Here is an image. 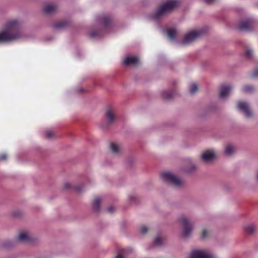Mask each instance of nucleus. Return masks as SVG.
<instances>
[{
  "label": "nucleus",
  "instance_id": "nucleus-1",
  "mask_svg": "<svg viewBox=\"0 0 258 258\" xmlns=\"http://www.w3.org/2000/svg\"><path fill=\"white\" fill-rule=\"evenodd\" d=\"M24 36L19 22L16 20H11L7 23L4 29L0 32V42L18 40L23 38Z\"/></svg>",
  "mask_w": 258,
  "mask_h": 258
},
{
  "label": "nucleus",
  "instance_id": "nucleus-2",
  "mask_svg": "<svg viewBox=\"0 0 258 258\" xmlns=\"http://www.w3.org/2000/svg\"><path fill=\"white\" fill-rule=\"evenodd\" d=\"M179 5L177 0H168L165 3L161 5L154 13L151 17L154 20H158L164 15L169 12Z\"/></svg>",
  "mask_w": 258,
  "mask_h": 258
},
{
  "label": "nucleus",
  "instance_id": "nucleus-3",
  "mask_svg": "<svg viewBox=\"0 0 258 258\" xmlns=\"http://www.w3.org/2000/svg\"><path fill=\"white\" fill-rule=\"evenodd\" d=\"M161 177L164 182L171 184L175 187H181L184 184V181L182 179L171 172L167 171L162 173Z\"/></svg>",
  "mask_w": 258,
  "mask_h": 258
},
{
  "label": "nucleus",
  "instance_id": "nucleus-4",
  "mask_svg": "<svg viewBox=\"0 0 258 258\" xmlns=\"http://www.w3.org/2000/svg\"><path fill=\"white\" fill-rule=\"evenodd\" d=\"M203 33L202 29L192 30L188 31L184 36L181 43L182 45H188L198 39Z\"/></svg>",
  "mask_w": 258,
  "mask_h": 258
},
{
  "label": "nucleus",
  "instance_id": "nucleus-5",
  "mask_svg": "<svg viewBox=\"0 0 258 258\" xmlns=\"http://www.w3.org/2000/svg\"><path fill=\"white\" fill-rule=\"evenodd\" d=\"M179 221L181 223L183 226V234L184 236H188L191 233L193 226L189 222L187 218L184 215L180 217Z\"/></svg>",
  "mask_w": 258,
  "mask_h": 258
},
{
  "label": "nucleus",
  "instance_id": "nucleus-6",
  "mask_svg": "<svg viewBox=\"0 0 258 258\" xmlns=\"http://www.w3.org/2000/svg\"><path fill=\"white\" fill-rule=\"evenodd\" d=\"M189 258H215V256L207 250L195 249L191 252Z\"/></svg>",
  "mask_w": 258,
  "mask_h": 258
},
{
  "label": "nucleus",
  "instance_id": "nucleus-7",
  "mask_svg": "<svg viewBox=\"0 0 258 258\" xmlns=\"http://www.w3.org/2000/svg\"><path fill=\"white\" fill-rule=\"evenodd\" d=\"M238 108L242 112L246 117L252 116V113L250 110L249 104L245 101H239L237 103Z\"/></svg>",
  "mask_w": 258,
  "mask_h": 258
},
{
  "label": "nucleus",
  "instance_id": "nucleus-8",
  "mask_svg": "<svg viewBox=\"0 0 258 258\" xmlns=\"http://www.w3.org/2000/svg\"><path fill=\"white\" fill-rule=\"evenodd\" d=\"M216 153L213 149L209 150L204 152L201 155L202 159L206 163L212 161L215 157Z\"/></svg>",
  "mask_w": 258,
  "mask_h": 258
},
{
  "label": "nucleus",
  "instance_id": "nucleus-9",
  "mask_svg": "<svg viewBox=\"0 0 258 258\" xmlns=\"http://www.w3.org/2000/svg\"><path fill=\"white\" fill-rule=\"evenodd\" d=\"M105 117L109 123H112L116 118V113L115 109L109 107L107 109Z\"/></svg>",
  "mask_w": 258,
  "mask_h": 258
},
{
  "label": "nucleus",
  "instance_id": "nucleus-10",
  "mask_svg": "<svg viewBox=\"0 0 258 258\" xmlns=\"http://www.w3.org/2000/svg\"><path fill=\"white\" fill-rule=\"evenodd\" d=\"M232 89V86L229 84L221 86V90L220 93V98L222 99L225 98L229 95Z\"/></svg>",
  "mask_w": 258,
  "mask_h": 258
},
{
  "label": "nucleus",
  "instance_id": "nucleus-11",
  "mask_svg": "<svg viewBox=\"0 0 258 258\" xmlns=\"http://www.w3.org/2000/svg\"><path fill=\"white\" fill-rule=\"evenodd\" d=\"M252 21L248 20L241 22L238 26V28L241 31H248L252 29Z\"/></svg>",
  "mask_w": 258,
  "mask_h": 258
},
{
  "label": "nucleus",
  "instance_id": "nucleus-12",
  "mask_svg": "<svg viewBox=\"0 0 258 258\" xmlns=\"http://www.w3.org/2000/svg\"><path fill=\"white\" fill-rule=\"evenodd\" d=\"M139 62L138 57L135 56H130L126 57L123 60V63L126 66L135 65Z\"/></svg>",
  "mask_w": 258,
  "mask_h": 258
},
{
  "label": "nucleus",
  "instance_id": "nucleus-13",
  "mask_svg": "<svg viewBox=\"0 0 258 258\" xmlns=\"http://www.w3.org/2000/svg\"><path fill=\"white\" fill-rule=\"evenodd\" d=\"M17 240L22 242H27L31 241L32 238L28 233L22 231L19 233Z\"/></svg>",
  "mask_w": 258,
  "mask_h": 258
},
{
  "label": "nucleus",
  "instance_id": "nucleus-14",
  "mask_svg": "<svg viewBox=\"0 0 258 258\" xmlns=\"http://www.w3.org/2000/svg\"><path fill=\"white\" fill-rule=\"evenodd\" d=\"M133 251L132 248H126L121 249L115 258H125L126 256Z\"/></svg>",
  "mask_w": 258,
  "mask_h": 258
},
{
  "label": "nucleus",
  "instance_id": "nucleus-15",
  "mask_svg": "<svg viewBox=\"0 0 258 258\" xmlns=\"http://www.w3.org/2000/svg\"><path fill=\"white\" fill-rule=\"evenodd\" d=\"M236 151L235 147L231 144H228L225 146L224 153L226 156H231Z\"/></svg>",
  "mask_w": 258,
  "mask_h": 258
},
{
  "label": "nucleus",
  "instance_id": "nucleus-16",
  "mask_svg": "<svg viewBox=\"0 0 258 258\" xmlns=\"http://www.w3.org/2000/svg\"><path fill=\"white\" fill-rule=\"evenodd\" d=\"M98 22L103 26L106 27L109 26L110 20L109 18L107 16H102L100 17L98 19Z\"/></svg>",
  "mask_w": 258,
  "mask_h": 258
},
{
  "label": "nucleus",
  "instance_id": "nucleus-17",
  "mask_svg": "<svg viewBox=\"0 0 258 258\" xmlns=\"http://www.w3.org/2000/svg\"><path fill=\"white\" fill-rule=\"evenodd\" d=\"M44 11L47 14H51L56 11L57 6L54 5H48L44 7Z\"/></svg>",
  "mask_w": 258,
  "mask_h": 258
},
{
  "label": "nucleus",
  "instance_id": "nucleus-18",
  "mask_svg": "<svg viewBox=\"0 0 258 258\" xmlns=\"http://www.w3.org/2000/svg\"><path fill=\"white\" fill-rule=\"evenodd\" d=\"M256 230L255 226L252 224H248L245 227V231L248 234H252Z\"/></svg>",
  "mask_w": 258,
  "mask_h": 258
},
{
  "label": "nucleus",
  "instance_id": "nucleus-19",
  "mask_svg": "<svg viewBox=\"0 0 258 258\" xmlns=\"http://www.w3.org/2000/svg\"><path fill=\"white\" fill-rule=\"evenodd\" d=\"M162 97L164 99H171L174 95V92L173 91H164L162 93Z\"/></svg>",
  "mask_w": 258,
  "mask_h": 258
},
{
  "label": "nucleus",
  "instance_id": "nucleus-20",
  "mask_svg": "<svg viewBox=\"0 0 258 258\" xmlns=\"http://www.w3.org/2000/svg\"><path fill=\"white\" fill-rule=\"evenodd\" d=\"M176 34L177 31L175 29H170L167 31L168 37L172 41L175 40Z\"/></svg>",
  "mask_w": 258,
  "mask_h": 258
},
{
  "label": "nucleus",
  "instance_id": "nucleus-21",
  "mask_svg": "<svg viewBox=\"0 0 258 258\" xmlns=\"http://www.w3.org/2000/svg\"><path fill=\"white\" fill-rule=\"evenodd\" d=\"M100 203L101 199L99 197H97L94 199L93 203V207L95 211H99Z\"/></svg>",
  "mask_w": 258,
  "mask_h": 258
},
{
  "label": "nucleus",
  "instance_id": "nucleus-22",
  "mask_svg": "<svg viewBox=\"0 0 258 258\" xmlns=\"http://www.w3.org/2000/svg\"><path fill=\"white\" fill-rule=\"evenodd\" d=\"M112 152L114 154L118 153L120 151L119 147L115 143H112L110 145Z\"/></svg>",
  "mask_w": 258,
  "mask_h": 258
},
{
  "label": "nucleus",
  "instance_id": "nucleus-23",
  "mask_svg": "<svg viewBox=\"0 0 258 258\" xmlns=\"http://www.w3.org/2000/svg\"><path fill=\"white\" fill-rule=\"evenodd\" d=\"M67 25V23L64 21H60L55 24L54 27L56 29H61Z\"/></svg>",
  "mask_w": 258,
  "mask_h": 258
},
{
  "label": "nucleus",
  "instance_id": "nucleus-24",
  "mask_svg": "<svg viewBox=\"0 0 258 258\" xmlns=\"http://www.w3.org/2000/svg\"><path fill=\"white\" fill-rule=\"evenodd\" d=\"M189 92L191 94L195 93L198 90V86L196 84H192L189 87Z\"/></svg>",
  "mask_w": 258,
  "mask_h": 258
},
{
  "label": "nucleus",
  "instance_id": "nucleus-25",
  "mask_svg": "<svg viewBox=\"0 0 258 258\" xmlns=\"http://www.w3.org/2000/svg\"><path fill=\"white\" fill-rule=\"evenodd\" d=\"M163 242L162 239L159 237H156L154 240V244L156 246L161 245Z\"/></svg>",
  "mask_w": 258,
  "mask_h": 258
},
{
  "label": "nucleus",
  "instance_id": "nucleus-26",
  "mask_svg": "<svg viewBox=\"0 0 258 258\" xmlns=\"http://www.w3.org/2000/svg\"><path fill=\"white\" fill-rule=\"evenodd\" d=\"M253 87L250 85H246L242 88V91L244 92H250L253 90Z\"/></svg>",
  "mask_w": 258,
  "mask_h": 258
},
{
  "label": "nucleus",
  "instance_id": "nucleus-27",
  "mask_svg": "<svg viewBox=\"0 0 258 258\" xmlns=\"http://www.w3.org/2000/svg\"><path fill=\"white\" fill-rule=\"evenodd\" d=\"M210 233V231L207 229H205L203 231L202 233V238H206Z\"/></svg>",
  "mask_w": 258,
  "mask_h": 258
},
{
  "label": "nucleus",
  "instance_id": "nucleus-28",
  "mask_svg": "<svg viewBox=\"0 0 258 258\" xmlns=\"http://www.w3.org/2000/svg\"><path fill=\"white\" fill-rule=\"evenodd\" d=\"M46 137L48 139H51L53 137V132L51 131H47L45 133Z\"/></svg>",
  "mask_w": 258,
  "mask_h": 258
},
{
  "label": "nucleus",
  "instance_id": "nucleus-29",
  "mask_svg": "<svg viewBox=\"0 0 258 258\" xmlns=\"http://www.w3.org/2000/svg\"><path fill=\"white\" fill-rule=\"evenodd\" d=\"M3 246L5 247H9L13 245V243L11 241H7L3 243Z\"/></svg>",
  "mask_w": 258,
  "mask_h": 258
},
{
  "label": "nucleus",
  "instance_id": "nucleus-30",
  "mask_svg": "<svg viewBox=\"0 0 258 258\" xmlns=\"http://www.w3.org/2000/svg\"><path fill=\"white\" fill-rule=\"evenodd\" d=\"M147 231H148V228L146 226H143L141 227L140 228V232L142 234H146L147 232Z\"/></svg>",
  "mask_w": 258,
  "mask_h": 258
},
{
  "label": "nucleus",
  "instance_id": "nucleus-31",
  "mask_svg": "<svg viewBox=\"0 0 258 258\" xmlns=\"http://www.w3.org/2000/svg\"><path fill=\"white\" fill-rule=\"evenodd\" d=\"M90 35L91 37H96L98 35V32L97 31H92L90 33Z\"/></svg>",
  "mask_w": 258,
  "mask_h": 258
},
{
  "label": "nucleus",
  "instance_id": "nucleus-32",
  "mask_svg": "<svg viewBox=\"0 0 258 258\" xmlns=\"http://www.w3.org/2000/svg\"><path fill=\"white\" fill-rule=\"evenodd\" d=\"M252 54V51L250 49H247L246 51V55L247 57H250Z\"/></svg>",
  "mask_w": 258,
  "mask_h": 258
},
{
  "label": "nucleus",
  "instance_id": "nucleus-33",
  "mask_svg": "<svg viewBox=\"0 0 258 258\" xmlns=\"http://www.w3.org/2000/svg\"><path fill=\"white\" fill-rule=\"evenodd\" d=\"M107 210L108 212L112 213L114 211V208L113 206H110L107 208Z\"/></svg>",
  "mask_w": 258,
  "mask_h": 258
},
{
  "label": "nucleus",
  "instance_id": "nucleus-34",
  "mask_svg": "<svg viewBox=\"0 0 258 258\" xmlns=\"http://www.w3.org/2000/svg\"><path fill=\"white\" fill-rule=\"evenodd\" d=\"M64 188L66 189H69L72 188V185L69 183H66L64 184Z\"/></svg>",
  "mask_w": 258,
  "mask_h": 258
},
{
  "label": "nucleus",
  "instance_id": "nucleus-35",
  "mask_svg": "<svg viewBox=\"0 0 258 258\" xmlns=\"http://www.w3.org/2000/svg\"><path fill=\"white\" fill-rule=\"evenodd\" d=\"M7 158V155L6 154H3L0 156V159L1 160H5Z\"/></svg>",
  "mask_w": 258,
  "mask_h": 258
},
{
  "label": "nucleus",
  "instance_id": "nucleus-36",
  "mask_svg": "<svg viewBox=\"0 0 258 258\" xmlns=\"http://www.w3.org/2000/svg\"><path fill=\"white\" fill-rule=\"evenodd\" d=\"M252 76L253 77H256L258 76V70L255 71L253 73H252Z\"/></svg>",
  "mask_w": 258,
  "mask_h": 258
},
{
  "label": "nucleus",
  "instance_id": "nucleus-37",
  "mask_svg": "<svg viewBox=\"0 0 258 258\" xmlns=\"http://www.w3.org/2000/svg\"><path fill=\"white\" fill-rule=\"evenodd\" d=\"M216 0H204V1L208 3V4H212L213 2H214Z\"/></svg>",
  "mask_w": 258,
  "mask_h": 258
},
{
  "label": "nucleus",
  "instance_id": "nucleus-38",
  "mask_svg": "<svg viewBox=\"0 0 258 258\" xmlns=\"http://www.w3.org/2000/svg\"><path fill=\"white\" fill-rule=\"evenodd\" d=\"M75 188L78 191H81L82 190V189L78 186L75 187Z\"/></svg>",
  "mask_w": 258,
  "mask_h": 258
},
{
  "label": "nucleus",
  "instance_id": "nucleus-39",
  "mask_svg": "<svg viewBox=\"0 0 258 258\" xmlns=\"http://www.w3.org/2000/svg\"><path fill=\"white\" fill-rule=\"evenodd\" d=\"M192 168H193V169H195V168H196V167H195V166H193V167H192Z\"/></svg>",
  "mask_w": 258,
  "mask_h": 258
}]
</instances>
